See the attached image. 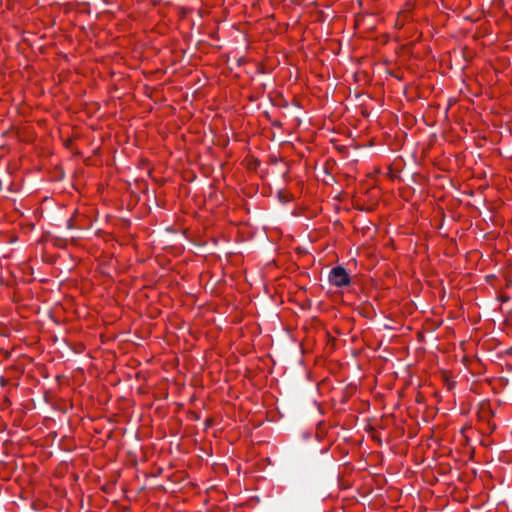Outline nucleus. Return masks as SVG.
Instances as JSON below:
<instances>
[{
    "label": "nucleus",
    "mask_w": 512,
    "mask_h": 512,
    "mask_svg": "<svg viewBox=\"0 0 512 512\" xmlns=\"http://www.w3.org/2000/svg\"><path fill=\"white\" fill-rule=\"evenodd\" d=\"M329 280L332 284L341 287L349 283V276L344 268L338 266L331 270Z\"/></svg>",
    "instance_id": "obj_1"
}]
</instances>
